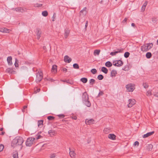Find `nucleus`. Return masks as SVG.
<instances>
[{
  "label": "nucleus",
  "mask_w": 158,
  "mask_h": 158,
  "mask_svg": "<svg viewBox=\"0 0 158 158\" xmlns=\"http://www.w3.org/2000/svg\"><path fill=\"white\" fill-rule=\"evenodd\" d=\"M10 30L5 28H1L0 29V31L2 32L8 33L10 32Z\"/></svg>",
  "instance_id": "dca6fc26"
},
{
  "label": "nucleus",
  "mask_w": 158,
  "mask_h": 158,
  "mask_svg": "<svg viewBox=\"0 0 158 158\" xmlns=\"http://www.w3.org/2000/svg\"><path fill=\"white\" fill-rule=\"evenodd\" d=\"M123 49L121 48L120 49H117L116 51L117 53H122L123 52Z\"/></svg>",
  "instance_id": "e433bc0d"
},
{
  "label": "nucleus",
  "mask_w": 158,
  "mask_h": 158,
  "mask_svg": "<svg viewBox=\"0 0 158 158\" xmlns=\"http://www.w3.org/2000/svg\"><path fill=\"white\" fill-rule=\"evenodd\" d=\"M101 71L105 74H107L108 73V69L105 67H103L101 69Z\"/></svg>",
  "instance_id": "393cba45"
},
{
  "label": "nucleus",
  "mask_w": 158,
  "mask_h": 158,
  "mask_svg": "<svg viewBox=\"0 0 158 158\" xmlns=\"http://www.w3.org/2000/svg\"><path fill=\"white\" fill-rule=\"evenodd\" d=\"M88 21H86L85 22V29L88 26Z\"/></svg>",
  "instance_id": "680f3d73"
},
{
  "label": "nucleus",
  "mask_w": 158,
  "mask_h": 158,
  "mask_svg": "<svg viewBox=\"0 0 158 158\" xmlns=\"http://www.w3.org/2000/svg\"><path fill=\"white\" fill-rule=\"evenodd\" d=\"M47 118L48 120H51L54 119L55 117L53 116H50L48 117Z\"/></svg>",
  "instance_id": "c03bdc74"
},
{
  "label": "nucleus",
  "mask_w": 158,
  "mask_h": 158,
  "mask_svg": "<svg viewBox=\"0 0 158 158\" xmlns=\"http://www.w3.org/2000/svg\"><path fill=\"white\" fill-rule=\"evenodd\" d=\"M18 61L17 59L15 60V65L16 67H18L19 66V64L18 63H17V61Z\"/></svg>",
  "instance_id": "5fc2aeb1"
},
{
  "label": "nucleus",
  "mask_w": 158,
  "mask_h": 158,
  "mask_svg": "<svg viewBox=\"0 0 158 158\" xmlns=\"http://www.w3.org/2000/svg\"><path fill=\"white\" fill-rule=\"evenodd\" d=\"M43 125V120H41L38 121V125L39 127L40 126H42Z\"/></svg>",
  "instance_id": "c9c22d12"
},
{
  "label": "nucleus",
  "mask_w": 158,
  "mask_h": 158,
  "mask_svg": "<svg viewBox=\"0 0 158 158\" xmlns=\"http://www.w3.org/2000/svg\"><path fill=\"white\" fill-rule=\"evenodd\" d=\"M3 130V128H1L0 129V131H2ZM5 133V132H3V131H2L1 132V133H0V135H4Z\"/></svg>",
  "instance_id": "603ef678"
},
{
  "label": "nucleus",
  "mask_w": 158,
  "mask_h": 158,
  "mask_svg": "<svg viewBox=\"0 0 158 158\" xmlns=\"http://www.w3.org/2000/svg\"><path fill=\"white\" fill-rule=\"evenodd\" d=\"M60 118H64L65 116L64 114H60L57 115Z\"/></svg>",
  "instance_id": "8fccbe9b"
},
{
  "label": "nucleus",
  "mask_w": 158,
  "mask_h": 158,
  "mask_svg": "<svg viewBox=\"0 0 158 158\" xmlns=\"http://www.w3.org/2000/svg\"><path fill=\"white\" fill-rule=\"evenodd\" d=\"M103 131L105 133L107 134L110 132L111 129L110 128H106L104 129Z\"/></svg>",
  "instance_id": "bb28decb"
},
{
  "label": "nucleus",
  "mask_w": 158,
  "mask_h": 158,
  "mask_svg": "<svg viewBox=\"0 0 158 158\" xmlns=\"http://www.w3.org/2000/svg\"><path fill=\"white\" fill-rule=\"evenodd\" d=\"M15 10L16 11H19V12H20L22 13H23L24 12V10L21 7H19L18 8H15Z\"/></svg>",
  "instance_id": "f3484780"
},
{
  "label": "nucleus",
  "mask_w": 158,
  "mask_h": 158,
  "mask_svg": "<svg viewBox=\"0 0 158 158\" xmlns=\"http://www.w3.org/2000/svg\"><path fill=\"white\" fill-rule=\"evenodd\" d=\"M64 61L65 62L69 63L72 61V59L68 56H65L64 57Z\"/></svg>",
  "instance_id": "6e6552de"
},
{
  "label": "nucleus",
  "mask_w": 158,
  "mask_h": 158,
  "mask_svg": "<svg viewBox=\"0 0 158 158\" xmlns=\"http://www.w3.org/2000/svg\"><path fill=\"white\" fill-rule=\"evenodd\" d=\"M62 81L64 82H66L68 84H69L72 85L73 84V82L72 80H62Z\"/></svg>",
  "instance_id": "aec40b11"
},
{
  "label": "nucleus",
  "mask_w": 158,
  "mask_h": 158,
  "mask_svg": "<svg viewBox=\"0 0 158 158\" xmlns=\"http://www.w3.org/2000/svg\"><path fill=\"white\" fill-rule=\"evenodd\" d=\"M116 135L113 134H110L108 135V138L112 140H115L116 139Z\"/></svg>",
  "instance_id": "ddd939ff"
},
{
  "label": "nucleus",
  "mask_w": 158,
  "mask_h": 158,
  "mask_svg": "<svg viewBox=\"0 0 158 158\" xmlns=\"http://www.w3.org/2000/svg\"><path fill=\"white\" fill-rule=\"evenodd\" d=\"M48 134L51 136L55 135L56 132L54 130H50L48 131Z\"/></svg>",
  "instance_id": "a211bd4d"
},
{
  "label": "nucleus",
  "mask_w": 158,
  "mask_h": 158,
  "mask_svg": "<svg viewBox=\"0 0 158 158\" xmlns=\"http://www.w3.org/2000/svg\"><path fill=\"white\" fill-rule=\"evenodd\" d=\"M4 148V146L2 144H1L0 145V152L2 151Z\"/></svg>",
  "instance_id": "3c124183"
},
{
  "label": "nucleus",
  "mask_w": 158,
  "mask_h": 158,
  "mask_svg": "<svg viewBox=\"0 0 158 158\" xmlns=\"http://www.w3.org/2000/svg\"><path fill=\"white\" fill-rule=\"evenodd\" d=\"M117 62H118L117 67H120L122 66L123 64V61L121 60H116Z\"/></svg>",
  "instance_id": "b1692460"
},
{
  "label": "nucleus",
  "mask_w": 158,
  "mask_h": 158,
  "mask_svg": "<svg viewBox=\"0 0 158 158\" xmlns=\"http://www.w3.org/2000/svg\"><path fill=\"white\" fill-rule=\"evenodd\" d=\"M100 52V50H95L94 52V55H95L96 54L97 55H99Z\"/></svg>",
  "instance_id": "473e14b6"
},
{
  "label": "nucleus",
  "mask_w": 158,
  "mask_h": 158,
  "mask_svg": "<svg viewBox=\"0 0 158 158\" xmlns=\"http://www.w3.org/2000/svg\"><path fill=\"white\" fill-rule=\"evenodd\" d=\"M152 54L150 52H148L146 54V56L148 59H149L152 57Z\"/></svg>",
  "instance_id": "7c9ffc66"
},
{
  "label": "nucleus",
  "mask_w": 158,
  "mask_h": 158,
  "mask_svg": "<svg viewBox=\"0 0 158 158\" xmlns=\"http://www.w3.org/2000/svg\"><path fill=\"white\" fill-rule=\"evenodd\" d=\"M12 57L11 56H10L7 58V60L8 64L10 65H12Z\"/></svg>",
  "instance_id": "4468645a"
},
{
  "label": "nucleus",
  "mask_w": 158,
  "mask_h": 158,
  "mask_svg": "<svg viewBox=\"0 0 158 158\" xmlns=\"http://www.w3.org/2000/svg\"><path fill=\"white\" fill-rule=\"evenodd\" d=\"M86 7H84L83 9L81 10L80 12L81 13H82V15L83 16H85L86 13Z\"/></svg>",
  "instance_id": "412c9836"
},
{
  "label": "nucleus",
  "mask_w": 158,
  "mask_h": 158,
  "mask_svg": "<svg viewBox=\"0 0 158 158\" xmlns=\"http://www.w3.org/2000/svg\"><path fill=\"white\" fill-rule=\"evenodd\" d=\"M73 66L74 69H78L79 68L78 64L77 63L74 64L73 65Z\"/></svg>",
  "instance_id": "ea45409f"
},
{
  "label": "nucleus",
  "mask_w": 158,
  "mask_h": 158,
  "mask_svg": "<svg viewBox=\"0 0 158 158\" xmlns=\"http://www.w3.org/2000/svg\"><path fill=\"white\" fill-rule=\"evenodd\" d=\"M127 19L126 18H125L123 21V23H125L127 21Z\"/></svg>",
  "instance_id": "0e129e2a"
},
{
  "label": "nucleus",
  "mask_w": 158,
  "mask_h": 158,
  "mask_svg": "<svg viewBox=\"0 0 158 158\" xmlns=\"http://www.w3.org/2000/svg\"><path fill=\"white\" fill-rule=\"evenodd\" d=\"M97 70L95 69H93L91 70V72L93 74H95L97 73Z\"/></svg>",
  "instance_id": "37998d69"
},
{
  "label": "nucleus",
  "mask_w": 158,
  "mask_h": 158,
  "mask_svg": "<svg viewBox=\"0 0 158 158\" xmlns=\"http://www.w3.org/2000/svg\"><path fill=\"white\" fill-rule=\"evenodd\" d=\"M69 154L70 156L72 158H74L75 157L76 154L74 153V151H70Z\"/></svg>",
  "instance_id": "4be33fe9"
},
{
  "label": "nucleus",
  "mask_w": 158,
  "mask_h": 158,
  "mask_svg": "<svg viewBox=\"0 0 158 158\" xmlns=\"http://www.w3.org/2000/svg\"><path fill=\"white\" fill-rule=\"evenodd\" d=\"M82 101L83 104L88 107H90L91 103L89 100V96L86 92L82 94Z\"/></svg>",
  "instance_id": "f03ea898"
},
{
  "label": "nucleus",
  "mask_w": 158,
  "mask_h": 158,
  "mask_svg": "<svg viewBox=\"0 0 158 158\" xmlns=\"http://www.w3.org/2000/svg\"><path fill=\"white\" fill-rule=\"evenodd\" d=\"M105 65L107 67H110L112 66V64L110 62L108 61L105 63Z\"/></svg>",
  "instance_id": "cd10ccee"
},
{
  "label": "nucleus",
  "mask_w": 158,
  "mask_h": 158,
  "mask_svg": "<svg viewBox=\"0 0 158 158\" xmlns=\"http://www.w3.org/2000/svg\"><path fill=\"white\" fill-rule=\"evenodd\" d=\"M152 94L155 97L158 98V92H152Z\"/></svg>",
  "instance_id": "09e8293b"
},
{
  "label": "nucleus",
  "mask_w": 158,
  "mask_h": 158,
  "mask_svg": "<svg viewBox=\"0 0 158 158\" xmlns=\"http://www.w3.org/2000/svg\"><path fill=\"white\" fill-rule=\"evenodd\" d=\"M94 120L93 119H86L85 120V123L87 125H91L94 123Z\"/></svg>",
  "instance_id": "1a4fd4ad"
},
{
  "label": "nucleus",
  "mask_w": 158,
  "mask_h": 158,
  "mask_svg": "<svg viewBox=\"0 0 158 158\" xmlns=\"http://www.w3.org/2000/svg\"><path fill=\"white\" fill-rule=\"evenodd\" d=\"M13 156V158H18V153L16 152L15 154H14Z\"/></svg>",
  "instance_id": "49530a36"
},
{
  "label": "nucleus",
  "mask_w": 158,
  "mask_h": 158,
  "mask_svg": "<svg viewBox=\"0 0 158 158\" xmlns=\"http://www.w3.org/2000/svg\"><path fill=\"white\" fill-rule=\"evenodd\" d=\"M139 144V142L137 141H136L135 142L134 144L135 146H136L137 145V146H138Z\"/></svg>",
  "instance_id": "4d7b16f0"
},
{
  "label": "nucleus",
  "mask_w": 158,
  "mask_h": 158,
  "mask_svg": "<svg viewBox=\"0 0 158 158\" xmlns=\"http://www.w3.org/2000/svg\"><path fill=\"white\" fill-rule=\"evenodd\" d=\"M43 73L41 72H38L36 73V78L35 80L37 83H39L43 79Z\"/></svg>",
  "instance_id": "39448f33"
},
{
  "label": "nucleus",
  "mask_w": 158,
  "mask_h": 158,
  "mask_svg": "<svg viewBox=\"0 0 158 158\" xmlns=\"http://www.w3.org/2000/svg\"><path fill=\"white\" fill-rule=\"evenodd\" d=\"M62 70L65 72H66L67 71V69L65 68H64L62 69Z\"/></svg>",
  "instance_id": "e2e57ef3"
},
{
  "label": "nucleus",
  "mask_w": 158,
  "mask_h": 158,
  "mask_svg": "<svg viewBox=\"0 0 158 158\" xmlns=\"http://www.w3.org/2000/svg\"><path fill=\"white\" fill-rule=\"evenodd\" d=\"M104 78L102 74L98 75L97 77L98 79L99 80H102Z\"/></svg>",
  "instance_id": "f704fd0d"
},
{
  "label": "nucleus",
  "mask_w": 158,
  "mask_h": 158,
  "mask_svg": "<svg viewBox=\"0 0 158 158\" xmlns=\"http://www.w3.org/2000/svg\"><path fill=\"white\" fill-rule=\"evenodd\" d=\"M117 73V71L116 70H112L111 73L110 77H113L115 76Z\"/></svg>",
  "instance_id": "5701e85b"
},
{
  "label": "nucleus",
  "mask_w": 158,
  "mask_h": 158,
  "mask_svg": "<svg viewBox=\"0 0 158 158\" xmlns=\"http://www.w3.org/2000/svg\"><path fill=\"white\" fill-rule=\"evenodd\" d=\"M70 31L69 29H66L64 30V37L65 38H67L68 36Z\"/></svg>",
  "instance_id": "9d476101"
},
{
  "label": "nucleus",
  "mask_w": 158,
  "mask_h": 158,
  "mask_svg": "<svg viewBox=\"0 0 158 158\" xmlns=\"http://www.w3.org/2000/svg\"><path fill=\"white\" fill-rule=\"evenodd\" d=\"M89 84L90 85H93L95 82V80L94 79H91L89 81Z\"/></svg>",
  "instance_id": "c85d7f7f"
},
{
  "label": "nucleus",
  "mask_w": 158,
  "mask_h": 158,
  "mask_svg": "<svg viewBox=\"0 0 158 158\" xmlns=\"http://www.w3.org/2000/svg\"><path fill=\"white\" fill-rule=\"evenodd\" d=\"M130 54L129 52H126L124 54V56L125 58H127L129 56Z\"/></svg>",
  "instance_id": "4c0bfd02"
},
{
  "label": "nucleus",
  "mask_w": 158,
  "mask_h": 158,
  "mask_svg": "<svg viewBox=\"0 0 158 158\" xmlns=\"http://www.w3.org/2000/svg\"><path fill=\"white\" fill-rule=\"evenodd\" d=\"M126 88L128 92H132L134 89V86L132 84H129L127 85Z\"/></svg>",
  "instance_id": "423d86ee"
},
{
  "label": "nucleus",
  "mask_w": 158,
  "mask_h": 158,
  "mask_svg": "<svg viewBox=\"0 0 158 158\" xmlns=\"http://www.w3.org/2000/svg\"><path fill=\"white\" fill-rule=\"evenodd\" d=\"M35 142V139L34 137L28 138L26 141V145L27 146L31 147Z\"/></svg>",
  "instance_id": "20e7f679"
},
{
  "label": "nucleus",
  "mask_w": 158,
  "mask_h": 158,
  "mask_svg": "<svg viewBox=\"0 0 158 158\" xmlns=\"http://www.w3.org/2000/svg\"><path fill=\"white\" fill-rule=\"evenodd\" d=\"M143 85L144 88L145 89L147 88L148 87V84L146 83H143Z\"/></svg>",
  "instance_id": "a18cd8bd"
},
{
  "label": "nucleus",
  "mask_w": 158,
  "mask_h": 158,
  "mask_svg": "<svg viewBox=\"0 0 158 158\" xmlns=\"http://www.w3.org/2000/svg\"><path fill=\"white\" fill-rule=\"evenodd\" d=\"M80 81L83 83H85L87 82L88 79L86 78L83 77L80 79Z\"/></svg>",
  "instance_id": "a878e982"
},
{
  "label": "nucleus",
  "mask_w": 158,
  "mask_h": 158,
  "mask_svg": "<svg viewBox=\"0 0 158 158\" xmlns=\"http://www.w3.org/2000/svg\"><path fill=\"white\" fill-rule=\"evenodd\" d=\"M73 118L74 119L76 120L77 119V117L76 116H74L73 117Z\"/></svg>",
  "instance_id": "338daca9"
},
{
  "label": "nucleus",
  "mask_w": 158,
  "mask_h": 158,
  "mask_svg": "<svg viewBox=\"0 0 158 158\" xmlns=\"http://www.w3.org/2000/svg\"><path fill=\"white\" fill-rule=\"evenodd\" d=\"M43 137L42 136L39 135L37 136V137H36L35 138L36 139H40L42 138Z\"/></svg>",
  "instance_id": "864d4df0"
},
{
  "label": "nucleus",
  "mask_w": 158,
  "mask_h": 158,
  "mask_svg": "<svg viewBox=\"0 0 158 158\" xmlns=\"http://www.w3.org/2000/svg\"><path fill=\"white\" fill-rule=\"evenodd\" d=\"M152 43H149L145 44L141 46V50L143 52H146L150 49L153 47Z\"/></svg>",
  "instance_id": "7ed1b4c3"
},
{
  "label": "nucleus",
  "mask_w": 158,
  "mask_h": 158,
  "mask_svg": "<svg viewBox=\"0 0 158 158\" xmlns=\"http://www.w3.org/2000/svg\"><path fill=\"white\" fill-rule=\"evenodd\" d=\"M116 60H115L114 61L113 63L114 64H113V65L116 66H117L118 65V62H117Z\"/></svg>",
  "instance_id": "6e6d98bb"
},
{
  "label": "nucleus",
  "mask_w": 158,
  "mask_h": 158,
  "mask_svg": "<svg viewBox=\"0 0 158 158\" xmlns=\"http://www.w3.org/2000/svg\"><path fill=\"white\" fill-rule=\"evenodd\" d=\"M117 52L116 51V50L114 51L113 52H112L110 53V55L112 56H115L117 54Z\"/></svg>",
  "instance_id": "a19ab883"
},
{
  "label": "nucleus",
  "mask_w": 158,
  "mask_h": 158,
  "mask_svg": "<svg viewBox=\"0 0 158 158\" xmlns=\"http://www.w3.org/2000/svg\"><path fill=\"white\" fill-rule=\"evenodd\" d=\"M152 90H149L147 92L146 95L148 96H150L152 94Z\"/></svg>",
  "instance_id": "58836bf2"
},
{
  "label": "nucleus",
  "mask_w": 158,
  "mask_h": 158,
  "mask_svg": "<svg viewBox=\"0 0 158 158\" xmlns=\"http://www.w3.org/2000/svg\"><path fill=\"white\" fill-rule=\"evenodd\" d=\"M103 92L102 91H101L100 90V92L98 95V97H100L101 96L103 95Z\"/></svg>",
  "instance_id": "79ce46f5"
},
{
  "label": "nucleus",
  "mask_w": 158,
  "mask_h": 158,
  "mask_svg": "<svg viewBox=\"0 0 158 158\" xmlns=\"http://www.w3.org/2000/svg\"><path fill=\"white\" fill-rule=\"evenodd\" d=\"M135 103V100L134 99H129L128 100V104L127 105V106L128 107H131Z\"/></svg>",
  "instance_id": "0eeeda50"
},
{
  "label": "nucleus",
  "mask_w": 158,
  "mask_h": 158,
  "mask_svg": "<svg viewBox=\"0 0 158 158\" xmlns=\"http://www.w3.org/2000/svg\"><path fill=\"white\" fill-rule=\"evenodd\" d=\"M42 14L43 16L46 17L48 15V11L46 10L42 12Z\"/></svg>",
  "instance_id": "2f4dec72"
},
{
  "label": "nucleus",
  "mask_w": 158,
  "mask_h": 158,
  "mask_svg": "<svg viewBox=\"0 0 158 158\" xmlns=\"http://www.w3.org/2000/svg\"><path fill=\"white\" fill-rule=\"evenodd\" d=\"M37 6L38 7H40L42 6L43 5L41 4L37 3Z\"/></svg>",
  "instance_id": "052dcab7"
},
{
  "label": "nucleus",
  "mask_w": 158,
  "mask_h": 158,
  "mask_svg": "<svg viewBox=\"0 0 158 158\" xmlns=\"http://www.w3.org/2000/svg\"><path fill=\"white\" fill-rule=\"evenodd\" d=\"M27 106H24L23 107V109H22V110L23 113L24 112H27Z\"/></svg>",
  "instance_id": "72a5a7b5"
},
{
  "label": "nucleus",
  "mask_w": 158,
  "mask_h": 158,
  "mask_svg": "<svg viewBox=\"0 0 158 158\" xmlns=\"http://www.w3.org/2000/svg\"><path fill=\"white\" fill-rule=\"evenodd\" d=\"M6 72L9 73L10 74H14L15 73V71H14L12 68H8L6 69Z\"/></svg>",
  "instance_id": "f8f14e48"
},
{
  "label": "nucleus",
  "mask_w": 158,
  "mask_h": 158,
  "mask_svg": "<svg viewBox=\"0 0 158 158\" xmlns=\"http://www.w3.org/2000/svg\"><path fill=\"white\" fill-rule=\"evenodd\" d=\"M57 66L56 65H55V64L53 65L52 66V68L51 71L52 72H55V71L56 72V71H57Z\"/></svg>",
  "instance_id": "c756f323"
},
{
  "label": "nucleus",
  "mask_w": 158,
  "mask_h": 158,
  "mask_svg": "<svg viewBox=\"0 0 158 158\" xmlns=\"http://www.w3.org/2000/svg\"><path fill=\"white\" fill-rule=\"evenodd\" d=\"M154 133V131L148 132L145 134H144L143 135V138H146L148 137V136L152 135Z\"/></svg>",
  "instance_id": "9b49d317"
},
{
  "label": "nucleus",
  "mask_w": 158,
  "mask_h": 158,
  "mask_svg": "<svg viewBox=\"0 0 158 158\" xmlns=\"http://www.w3.org/2000/svg\"><path fill=\"white\" fill-rule=\"evenodd\" d=\"M55 15H56L55 13H54V14H53V16H52V21H55V19H55Z\"/></svg>",
  "instance_id": "bf43d9fd"
},
{
  "label": "nucleus",
  "mask_w": 158,
  "mask_h": 158,
  "mask_svg": "<svg viewBox=\"0 0 158 158\" xmlns=\"http://www.w3.org/2000/svg\"><path fill=\"white\" fill-rule=\"evenodd\" d=\"M148 2L147 1H146L143 4V6H142L141 10L143 12L144 11L146 8V7L147 4Z\"/></svg>",
  "instance_id": "6ab92c4d"
},
{
  "label": "nucleus",
  "mask_w": 158,
  "mask_h": 158,
  "mask_svg": "<svg viewBox=\"0 0 158 158\" xmlns=\"http://www.w3.org/2000/svg\"><path fill=\"white\" fill-rule=\"evenodd\" d=\"M126 67H126V66H125V67H124V68H123L122 69H123V70H126Z\"/></svg>",
  "instance_id": "774afa93"
},
{
  "label": "nucleus",
  "mask_w": 158,
  "mask_h": 158,
  "mask_svg": "<svg viewBox=\"0 0 158 158\" xmlns=\"http://www.w3.org/2000/svg\"><path fill=\"white\" fill-rule=\"evenodd\" d=\"M24 140L22 137L17 136L13 140L11 146L14 148L19 146L21 149L22 148V144Z\"/></svg>",
  "instance_id": "f257e3e1"
},
{
  "label": "nucleus",
  "mask_w": 158,
  "mask_h": 158,
  "mask_svg": "<svg viewBox=\"0 0 158 158\" xmlns=\"http://www.w3.org/2000/svg\"><path fill=\"white\" fill-rule=\"evenodd\" d=\"M36 35L37 38L38 40H39L41 36V32L39 29H37L36 30Z\"/></svg>",
  "instance_id": "2eb2a0df"
},
{
  "label": "nucleus",
  "mask_w": 158,
  "mask_h": 158,
  "mask_svg": "<svg viewBox=\"0 0 158 158\" xmlns=\"http://www.w3.org/2000/svg\"><path fill=\"white\" fill-rule=\"evenodd\" d=\"M40 91V89H37L36 91V92L35 91V92L36 93L37 92H39Z\"/></svg>",
  "instance_id": "69168bd1"
},
{
  "label": "nucleus",
  "mask_w": 158,
  "mask_h": 158,
  "mask_svg": "<svg viewBox=\"0 0 158 158\" xmlns=\"http://www.w3.org/2000/svg\"><path fill=\"white\" fill-rule=\"evenodd\" d=\"M47 79V80L48 81H54V80L51 78H48Z\"/></svg>",
  "instance_id": "13d9d810"
},
{
  "label": "nucleus",
  "mask_w": 158,
  "mask_h": 158,
  "mask_svg": "<svg viewBox=\"0 0 158 158\" xmlns=\"http://www.w3.org/2000/svg\"><path fill=\"white\" fill-rule=\"evenodd\" d=\"M56 156V154L55 153H53L51 154L50 156V158H55Z\"/></svg>",
  "instance_id": "de8ad7c7"
}]
</instances>
